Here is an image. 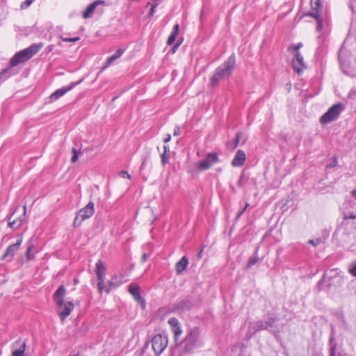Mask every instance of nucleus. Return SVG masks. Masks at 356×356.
I'll return each instance as SVG.
<instances>
[{
    "label": "nucleus",
    "mask_w": 356,
    "mask_h": 356,
    "mask_svg": "<svg viewBox=\"0 0 356 356\" xmlns=\"http://www.w3.org/2000/svg\"><path fill=\"white\" fill-rule=\"evenodd\" d=\"M129 292L131 294L133 298L144 307L145 302L144 299L141 297L140 293V287L138 284L132 283L129 286Z\"/></svg>",
    "instance_id": "obj_16"
},
{
    "label": "nucleus",
    "mask_w": 356,
    "mask_h": 356,
    "mask_svg": "<svg viewBox=\"0 0 356 356\" xmlns=\"http://www.w3.org/2000/svg\"><path fill=\"white\" fill-rule=\"evenodd\" d=\"M72 153H73V155H72L71 161L72 163H75L78 160V159H79L80 152H79V151H78L75 148H73L72 149Z\"/></svg>",
    "instance_id": "obj_37"
},
{
    "label": "nucleus",
    "mask_w": 356,
    "mask_h": 356,
    "mask_svg": "<svg viewBox=\"0 0 356 356\" xmlns=\"http://www.w3.org/2000/svg\"><path fill=\"white\" fill-rule=\"evenodd\" d=\"M202 252V250H201L200 251V252L198 253V257H200H200H202V256H201Z\"/></svg>",
    "instance_id": "obj_54"
},
{
    "label": "nucleus",
    "mask_w": 356,
    "mask_h": 356,
    "mask_svg": "<svg viewBox=\"0 0 356 356\" xmlns=\"http://www.w3.org/2000/svg\"><path fill=\"white\" fill-rule=\"evenodd\" d=\"M104 3V1L98 0L92 2V3L89 4L87 8H86L85 11L83 13V17L85 19L90 18L92 16V14L94 13V10L95 8L100 4Z\"/></svg>",
    "instance_id": "obj_22"
},
{
    "label": "nucleus",
    "mask_w": 356,
    "mask_h": 356,
    "mask_svg": "<svg viewBox=\"0 0 356 356\" xmlns=\"http://www.w3.org/2000/svg\"><path fill=\"white\" fill-rule=\"evenodd\" d=\"M218 161V156L216 153H209L204 160L198 163V169L201 171L209 169L212 165Z\"/></svg>",
    "instance_id": "obj_11"
},
{
    "label": "nucleus",
    "mask_w": 356,
    "mask_h": 356,
    "mask_svg": "<svg viewBox=\"0 0 356 356\" xmlns=\"http://www.w3.org/2000/svg\"><path fill=\"white\" fill-rule=\"evenodd\" d=\"M16 211H14L9 217H8V225L12 229L15 230L21 227V225L25 222L26 220V206H24L23 207V212L22 213L15 217Z\"/></svg>",
    "instance_id": "obj_9"
},
{
    "label": "nucleus",
    "mask_w": 356,
    "mask_h": 356,
    "mask_svg": "<svg viewBox=\"0 0 356 356\" xmlns=\"http://www.w3.org/2000/svg\"><path fill=\"white\" fill-rule=\"evenodd\" d=\"M246 140V136L242 132H238L236 134V137L234 138V142L233 144L232 149H235L241 142V144L245 143Z\"/></svg>",
    "instance_id": "obj_27"
},
{
    "label": "nucleus",
    "mask_w": 356,
    "mask_h": 356,
    "mask_svg": "<svg viewBox=\"0 0 356 356\" xmlns=\"http://www.w3.org/2000/svg\"><path fill=\"white\" fill-rule=\"evenodd\" d=\"M352 196L356 200V188L352 191Z\"/></svg>",
    "instance_id": "obj_51"
},
{
    "label": "nucleus",
    "mask_w": 356,
    "mask_h": 356,
    "mask_svg": "<svg viewBox=\"0 0 356 356\" xmlns=\"http://www.w3.org/2000/svg\"><path fill=\"white\" fill-rule=\"evenodd\" d=\"M95 212L94 203L92 202H89L88 204L80 209L74 220L73 225L74 227H79L81 225V222L90 218Z\"/></svg>",
    "instance_id": "obj_7"
},
{
    "label": "nucleus",
    "mask_w": 356,
    "mask_h": 356,
    "mask_svg": "<svg viewBox=\"0 0 356 356\" xmlns=\"http://www.w3.org/2000/svg\"><path fill=\"white\" fill-rule=\"evenodd\" d=\"M60 38L63 41L66 42H75L80 40L79 37H74V38H65L63 35H60Z\"/></svg>",
    "instance_id": "obj_33"
},
{
    "label": "nucleus",
    "mask_w": 356,
    "mask_h": 356,
    "mask_svg": "<svg viewBox=\"0 0 356 356\" xmlns=\"http://www.w3.org/2000/svg\"><path fill=\"white\" fill-rule=\"evenodd\" d=\"M34 0H26L21 4V8L25 9L27 8L29 6L32 4Z\"/></svg>",
    "instance_id": "obj_39"
},
{
    "label": "nucleus",
    "mask_w": 356,
    "mask_h": 356,
    "mask_svg": "<svg viewBox=\"0 0 356 356\" xmlns=\"http://www.w3.org/2000/svg\"><path fill=\"white\" fill-rule=\"evenodd\" d=\"M302 47V42H299L297 44L290 45L289 49L293 50L295 53L299 52V49Z\"/></svg>",
    "instance_id": "obj_36"
},
{
    "label": "nucleus",
    "mask_w": 356,
    "mask_h": 356,
    "mask_svg": "<svg viewBox=\"0 0 356 356\" xmlns=\"http://www.w3.org/2000/svg\"><path fill=\"white\" fill-rule=\"evenodd\" d=\"M321 243H323V240L321 238H316L315 239H310L309 241H308V243L316 247L317 245H318L319 244H321Z\"/></svg>",
    "instance_id": "obj_35"
},
{
    "label": "nucleus",
    "mask_w": 356,
    "mask_h": 356,
    "mask_svg": "<svg viewBox=\"0 0 356 356\" xmlns=\"http://www.w3.org/2000/svg\"><path fill=\"white\" fill-rule=\"evenodd\" d=\"M145 167V162H143L142 165H141V168H143Z\"/></svg>",
    "instance_id": "obj_55"
},
{
    "label": "nucleus",
    "mask_w": 356,
    "mask_h": 356,
    "mask_svg": "<svg viewBox=\"0 0 356 356\" xmlns=\"http://www.w3.org/2000/svg\"><path fill=\"white\" fill-rule=\"evenodd\" d=\"M33 248L34 244L33 243L32 239H30L27 243V248L26 250V254L28 260H31L33 258V256L31 254V252Z\"/></svg>",
    "instance_id": "obj_29"
},
{
    "label": "nucleus",
    "mask_w": 356,
    "mask_h": 356,
    "mask_svg": "<svg viewBox=\"0 0 356 356\" xmlns=\"http://www.w3.org/2000/svg\"><path fill=\"white\" fill-rule=\"evenodd\" d=\"M179 25L178 24H175L173 26L172 31L168 38V40H167L168 45L173 44V43L175 42V41L177 38V36L179 33Z\"/></svg>",
    "instance_id": "obj_26"
},
{
    "label": "nucleus",
    "mask_w": 356,
    "mask_h": 356,
    "mask_svg": "<svg viewBox=\"0 0 356 356\" xmlns=\"http://www.w3.org/2000/svg\"><path fill=\"white\" fill-rule=\"evenodd\" d=\"M235 65L236 57L234 54H232L222 64L215 70L212 76L210 78V86L216 88L220 81L229 78L235 68Z\"/></svg>",
    "instance_id": "obj_3"
},
{
    "label": "nucleus",
    "mask_w": 356,
    "mask_h": 356,
    "mask_svg": "<svg viewBox=\"0 0 356 356\" xmlns=\"http://www.w3.org/2000/svg\"><path fill=\"white\" fill-rule=\"evenodd\" d=\"M70 356H80V355L79 353L76 354V355H70Z\"/></svg>",
    "instance_id": "obj_56"
},
{
    "label": "nucleus",
    "mask_w": 356,
    "mask_h": 356,
    "mask_svg": "<svg viewBox=\"0 0 356 356\" xmlns=\"http://www.w3.org/2000/svg\"><path fill=\"white\" fill-rule=\"evenodd\" d=\"M125 49L123 48H119L116 50V51L110 57L107 58L106 63L104 64V68L108 67L111 65L115 60L119 58L124 52Z\"/></svg>",
    "instance_id": "obj_24"
},
{
    "label": "nucleus",
    "mask_w": 356,
    "mask_h": 356,
    "mask_svg": "<svg viewBox=\"0 0 356 356\" xmlns=\"http://www.w3.org/2000/svg\"><path fill=\"white\" fill-rule=\"evenodd\" d=\"M348 272L353 277H356V261L351 263V264L349 266Z\"/></svg>",
    "instance_id": "obj_34"
},
{
    "label": "nucleus",
    "mask_w": 356,
    "mask_h": 356,
    "mask_svg": "<svg viewBox=\"0 0 356 356\" xmlns=\"http://www.w3.org/2000/svg\"><path fill=\"white\" fill-rule=\"evenodd\" d=\"M181 44V42H177L176 44L173 46L172 47V53H175L176 49L178 48V47H179Z\"/></svg>",
    "instance_id": "obj_45"
},
{
    "label": "nucleus",
    "mask_w": 356,
    "mask_h": 356,
    "mask_svg": "<svg viewBox=\"0 0 356 356\" xmlns=\"http://www.w3.org/2000/svg\"><path fill=\"white\" fill-rule=\"evenodd\" d=\"M168 324L171 327L172 332L174 335V340L177 343L179 340V337L182 333V329L180 323L176 318H170L168 321Z\"/></svg>",
    "instance_id": "obj_13"
},
{
    "label": "nucleus",
    "mask_w": 356,
    "mask_h": 356,
    "mask_svg": "<svg viewBox=\"0 0 356 356\" xmlns=\"http://www.w3.org/2000/svg\"><path fill=\"white\" fill-rule=\"evenodd\" d=\"M356 95V91L351 90L348 93V97L352 98L354 95Z\"/></svg>",
    "instance_id": "obj_48"
},
{
    "label": "nucleus",
    "mask_w": 356,
    "mask_h": 356,
    "mask_svg": "<svg viewBox=\"0 0 356 356\" xmlns=\"http://www.w3.org/2000/svg\"><path fill=\"white\" fill-rule=\"evenodd\" d=\"M158 6V3H154L152 5V7L149 10V12L148 13L149 17H152L155 13V9Z\"/></svg>",
    "instance_id": "obj_40"
},
{
    "label": "nucleus",
    "mask_w": 356,
    "mask_h": 356,
    "mask_svg": "<svg viewBox=\"0 0 356 356\" xmlns=\"http://www.w3.org/2000/svg\"><path fill=\"white\" fill-rule=\"evenodd\" d=\"M22 243V237L21 236L19 238V239L15 243L12 244L7 248L1 259L3 260L7 259L8 261H10L13 258L15 252L19 250Z\"/></svg>",
    "instance_id": "obj_12"
},
{
    "label": "nucleus",
    "mask_w": 356,
    "mask_h": 356,
    "mask_svg": "<svg viewBox=\"0 0 356 356\" xmlns=\"http://www.w3.org/2000/svg\"><path fill=\"white\" fill-rule=\"evenodd\" d=\"M244 179H245V173L242 172L240 175V178H239V180L237 184L239 187H243L244 186Z\"/></svg>",
    "instance_id": "obj_41"
},
{
    "label": "nucleus",
    "mask_w": 356,
    "mask_h": 356,
    "mask_svg": "<svg viewBox=\"0 0 356 356\" xmlns=\"http://www.w3.org/2000/svg\"><path fill=\"white\" fill-rule=\"evenodd\" d=\"M245 159L246 155L244 151L238 149L232 161V165L234 167H241L244 164Z\"/></svg>",
    "instance_id": "obj_19"
},
{
    "label": "nucleus",
    "mask_w": 356,
    "mask_h": 356,
    "mask_svg": "<svg viewBox=\"0 0 356 356\" xmlns=\"http://www.w3.org/2000/svg\"><path fill=\"white\" fill-rule=\"evenodd\" d=\"M120 175L124 178V177H127L129 179L131 178V175L129 174V172L126 170H122V172H120Z\"/></svg>",
    "instance_id": "obj_43"
},
{
    "label": "nucleus",
    "mask_w": 356,
    "mask_h": 356,
    "mask_svg": "<svg viewBox=\"0 0 356 356\" xmlns=\"http://www.w3.org/2000/svg\"><path fill=\"white\" fill-rule=\"evenodd\" d=\"M292 65L294 70L300 74L302 68H305L306 66L304 63L303 56L300 52L295 53L294 58L292 61Z\"/></svg>",
    "instance_id": "obj_18"
},
{
    "label": "nucleus",
    "mask_w": 356,
    "mask_h": 356,
    "mask_svg": "<svg viewBox=\"0 0 356 356\" xmlns=\"http://www.w3.org/2000/svg\"><path fill=\"white\" fill-rule=\"evenodd\" d=\"M65 293V287L64 285H60L53 295V299L60 309L63 308Z\"/></svg>",
    "instance_id": "obj_15"
},
{
    "label": "nucleus",
    "mask_w": 356,
    "mask_h": 356,
    "mask_svg": "<svg viewBox=\"0 0 356 356\" xmlns=\"http://www.w3.org/2000/svg\"><path fill=\"white\" fill-rule=\"evenodd\" d=\"M26 343L25 341L17 340L12 344V356H26L25 348Z\"/></svg>",
    "instance_id": "obj_14"
},
{
    "label": "nucleus",
    "mask_w": 356,
    "mask_h": 356,
    "mask_svg": "<svg viewBox=\"0 0 356 356\" xmlns=\"http://www.w3.org/2000/svg\"><path fill=\"white\" fill-rule=\"evenodd\" d=\"M258 260L259 259L257 256L250 257L248 261L247 268H251L253 265L257 263Z\"/></svg>",
    "instance_id": "obj_32"
},
{
    "label": "nucleus",
    "mask_w": 356,
    "mask_h": 356,
    "mask_svg": "<svg viewBox=\"0 0 356 356\" xmlns=\"http://www.w3.org/2000/svg\"><path fill=\"white\" fill-rule=\"evenodd\" d=\"M275 321L273 319H269L268 321H258L255 322L252 328L254 329V332H259L261 330H268L269 327H273Z\"/></svg>",
    "instance_id": "obj_20"
},
{
    "label": "nucleus",
    "mask_w": 356,
    "mask_h": 356,
    "mask_svg": "<svg viewBox=\"0 0 356 356\" xmlns=\"http://www.w3.org/2000/svg\"><path fill=\"white\" fill-rule=\"evenodd\" d=\"M106 270V267L104 266L102 261L98 260L95 264V273L98 280L97 288L99 293H102L104 290L108 293L113 287L118 286L122 283V282L115 283L113 281H110L108 283L109 286L108 287H105L104 277Z\"/></svg>",
    "instance_id": "obj_4"
},
{
    "label": "nucleus",
    "mask_w": 356,
    "mask_h": 356,
    "mask_svg": "<svg viewBox=\"0 0 356 356\" xmlns=\"http://www.w3.org/2000/svg\"><path fill=\"white\" fill-rule=\"evenodd\" d=\"M78 281L76 280H74V284H76Z\"/></svg>",
    "instance_id": "obj_58"
},
{
    "label": "nucleus",
    "mask_w": 356,
    "mask_h": 356,
    "mask_svg": "<svg viewBox=\"0 0 356 356\" xmlns=\"http://www.w3.org/2000/svg\"><path fill=\"white\" fill-rule=\"evenodd\" d=\"M344 110V106L342 103H337L332 105L321 118L320 122L322 124H327L332 121L336 120L339 117L341 112Z\"/></svg>",
    "instance_id": "obj_6"
},
{
    "label": "nucleus",
    "mask_w": 356,
    "mask_h": 356,
    "mask_svg": "<svg viewBox=\"0 0 356 356\" xmlns=\"http://www.w3.org/2000/svg\"><path fill=\"white\" fill-rule=\"evenodd\" d=\"M343 219H356V213L352 212L350 213H346L343 216Z\"/></svg>",
    "instance_id": "obj_42"
},
{
    "label": "nucleus",
    "mask_w": 356,
    "mask_h": 356,
    "mask_svg": "<svg viewBox=\"0 0 356 356\" xmlns=\"http://www.w3.org/2000/svg\"><path fill=\"white\" fill-rule=\"evenodd\" d=\"M148 257V254L146 253H144L142 256V262L146 261Z\"/></svg>",
    "instance_id": "obj_49"
},
{
    "label": "nucleus",
    "mask_w": 356,
    "mask_h": 356,
    "mask_svg": "<svg viewBox=\"0 0 356 356\" xmlns=\"http://www.w3.org/2000/svg\"><path fill=\"white\" fill-rule=\"evenodd\" d=\"M202 336L199 327L190 328L184 339L177 344L180 355L192 354L203 346Z\"/></svg>",
    "instance_id": "obj_1"
},
{
    "label": "nucleus",
    "mask_w": 356,
    "mask_h": 356,
    "mask_svg": "<svg viewBox=\"0 0 356 356\" xmlns=\"http://www.w3.org/2000/svg\"><path fill=\"white\" fill-rule=\"evenodd\" d=\"M334 281H336L339 285L342 282V278L338 276L337 269H332L324 273L322 278L317 283V291L319 292L324 289L328 291L332 286Z\"/></svg>",
    "instance_id": "obj_5"
},
{
    "label": "nucleus",
    "mask_w": 356,
    "mask_h": 356,
    "mask_svg": "<svg viewBox=\"0 0 356 356\" xmlns=\"http://www.w3.org/2000/svg\"><path fill=\"white\" fill-rule=\"evenodd\" d=\"M188 265V259L184 256L175 265V270L177 274L180 275L187 268Z\"/></svg>",
    "instance_id": "obj_23"
},
{
    "label": "nucleus",
    "mask_w": 356,
    "mask_h": 356,
    "mask_svg": "<svg viewBox=\"0 0 356 356\" xmlns=\"http://www.w3.org/2000/svg\"><path fill=\"white\" fill-rule=\"evenodd\" d=\"M63 310L60 311L59 313V316L60 318L61 321L63 322L65 320V318L70 314L74 306L72 301H67L66 302V303H63Z\"/></svg>",
    "instance_id": "obj_21"
},
{
    "label": "nucleus",
    "mask_w": 356,
    "mask_h": 356,
    "mask_svg": "<svg viewBox=\"0 0 356 356\" xmlns=\"http://www.w3.org/2000/svg\"><path fill=\"white\" fill-rule=\"evenodd\" d=\"M334 337H333V331L332 332V334L330 337V356H335V350H336V343L334 342Z\"/></svg>",
    "instance_id": "obj_30"
},
{
    "label": "nucleus",
    "mask_w": 356,
    "mask_h": 356,
    "mask_svg": "<svg viewBox=\"0 0 356 356\" xmlns=\"http://www.w3.org/2000/svg\"><path fill=\"white\" fill-rule=\"evenodd\" d=\"M173 135L175 136H177L180 135V129H179V127L178 126L175 127Z\"/></svg>",
    "instance_id": "obj_44"
},
{
    "label": "nucleus",
    "mask_w": 356,
    "mask_h": 356,
    "mask_svg": "<svg viewBox=\"0 0 356 356\" xmlns=\"http://www.w3.org/2000/svg\"><path fill=\"white\" fill-rule=\"evenodd\" d=\"M311 5L312 9L311 12L318 11L320 14V9L322 6L321 0H312Z\"/></svg>",
    "instance_id": "obj_28"
},
{
    "label": "nucleus",
    "mask_w": 356,
    "mask_h": 356,
    "mask_svg": "<svg viewBox=\"0 0 356 356\" xmlns=\"http://www.w3.org/2000/svg\"><path fill=\"white\" fill-rule=\"evenodd\" d=\"M337 164H338L337 159L336 156H334L332 158V161L329 164H327L326 165V167L328 168H332L337 166Z\"/></svg>",
    "instance_id": "obj_38"
},
{
    "label": "nucleus",
    "mask_w": 356,
    "mask_h": 356,
    "mask_svg": "<svg viewBox=\"0 0 356 356\" xmlns=\"http://www.w3.org/2000/svg\"><path fill=\"white\" fill-rule=\"evenodd\" d=\"M250 206L249 203L246 202L245 207L242 209L243 212L246 210V209Z\"/></svg>",
    "instance_id": "obj_52"
},
{
    "label": "nucleus",
    "mask_w": 356,
    "mask_h": 356,
    "mask_svg": "<svg viewBox=\"0 0 356 356\" xmlns=\"http://www.w3.org/2000/svg\"><path fill=\"white\" fill-rule=\"evenodd\" d=\"M169 154L168 153H162L161 154V163L164 167L169 162Z\"/></svg>",
    "instance_id": "obj_31"
},
{
    "label": "nucleus",
    "mask_w": 356,
    "mask_h": 356,
    "mask_svg": "<svg viewBox=\"0 0 356 356\" xmlns=\"http://www.w3.org/2000/svg\"><path fill=\"white\" fill-rule=\"evenodd\" d=\"M243 211L241 210L236 215V219H238L241 216L242 214L243 213Z\"/></svg>",
    "instance_id": "obj_50"
},
{
    "label": "nucleus",
    "mask_w": 356,
    "mask_h": 356,
    "mask_svg": "<svg viewBox=\"0 0 356 356\" xmlns=\"http://www.w3.org/2000/svg\"><path fill=\"white\" fill-rule=\"evenodd\" d=\"M163 0H153V3H158V5Z\"/></svg>",
    "instance_id": "obj_53"
},
{
    "label": "nucleus",
    "mask_w": 356,
    "mask_h": 356,
    "mask_svg": "<svg viewBox=\"0 0 356 356\" xmlns=\"http://www.w3.org/2000/svg\"><path fill=\"white\" fill-rule=\"evenodd\" d=\"M83 79H80L78 81L72 82L67 87H63L59 89H57L53 93L50 95L49 97V102H54L58 99L60 97H63L65 93L73 89L75 86H78L83 81Z\"/></svg>",
    "instance_id": "obj_10"
},
{
    "label": "nucleus",
    "mask_w": 356,
    "mask_h": 356,
    "mask_svg": "<svg viewBox=\"0 0 356 356\" xmlns=\"http://www.w3.org/2000/svg\"><path fill=\"white\" fill-rule=\"evenodd\" d=\"M169 152H170L169 145H165L163 146V153H169Z\"/></svg>",
    "instance_id": "obj_47"
},
{
    "label": "nucleus",
    "mask_w": 356,
    "mask_h": 356,
    "mask_svg": "<svg viewBox=\"0 0 356 356\" xmlns=\"http://www.w3.org/2000/svg\"><path fill=\"white\" fill-rule=\"evenodd\" d=\"M182 40L183 39L182 38H180L177 42H181V43L182 42Z\"/></svg>",
    "instance_id": "obj_57"
},
{
    "label": "nucleus",
    "mask_w": 356,
    "mask_h": 356,
    "mask_svg": "<svg viewBox=\"0 0 356 356\" xmlns=\"http://www.w3.org/2000/svg\"><path fill=\"white\" fill-rule=\"evenodd\" d=\"M42 46V43L33 44L30 47L17 52L10 59L9 66L1 72L0 79L2 81L6 80L13 74L11 72L13 67L29 60L41 49Z\"/></svg>",
    "instance_id": "obj_2"
},
{
    "label": "nucleus",
    "mask_w": 356,
    "mask_h": 356,
    "mask_svg": "<svg viewBox=\"0 0 356 356\" xmlns=\"http://www.w3.org/2000/svg\"><path fill=\"white\" fill-rule=\"evenodd\" d=\"M193 303L190 300H183L172 305L173 312H177L179 314H182L189 311L191 309Z\"/></svg>",
    "instance_id": "obj_17"
},
{
    "label": "nucleus",
    "mask_w": 356,
    "mask_h": 356,
    "mask_svg": "<svg viewBox=\"0 0 356 356\" xmlns=\"http://www.w3.org/2000/svg\"><path fill=\"white\" fill-rule=\"evenodd\" d=\"M168 346V337L161 334H156L152 339V346L156 355H159Z\"/></svg>",
    "instance_id": "obj_8"
},
{
    "label": "nucleus",
    "mask_w": 356,
    "mask_h": 356,
    "mask_svg": "<svg viewBox=\"0 0 356 356\" xmlns=\"http://www.w3.org/2000/svg\"><path fill=\"white\" fill-rule=\"evenodd\" d=\"M171 140V135L167 134L165 138L163 140L164 143H168Z\"/></svg>",
    "instance_id": "obj_46"
},
{
    "label": "nucleus",
    "mask_w": 356,
    "mask_h": 356,
    "mask_svg": "<svg viewBox=\"0 0 356 356\" xmlns=\"http://www.w3.org/2000/svg\"><path fill=\"white\" fill-rule=\"evenodd\" d=\"M308 15L314 17L316 19V23H317L316 31L318 32H320L323 28V18L320 16V14L318 13V11L309 12Z\"/></svg>",
    "instance_id": "obj_25"
}]
</instances>
